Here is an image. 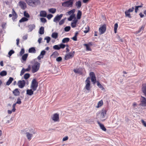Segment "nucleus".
<instances>
[{
  "mask_svg": "<svg viewBox=\"0 0 146 146\" xmlns=\"http://www.w3.org/2000/svg\"><path fill=\"white\" fill-rule=\"evenodd\" d=\"M75 5L78 9H79L82 6L81 1H76L75 3Z\"/></svg>",
  "mask_w": 146,
  "mask_h": 146,
  "instance_id": "24",
  "label": "nucleus"
},
{
  "mask_svg": "<svg viewBox=\"0 0 146 146\" xmlns=\"http://www.w3.org/2000/svg\"><path fill=\"white\" fill-rule=\"evenodd\" d=\"M64 23V19L61 20L59 23V25H62Z\"/></svg>",
  "mask_w": 146,
  "mask_h": 146,
  "instance_id": "62",
  "label": "nucleus"
},
{
  "mask_svg": "<svg viewBox=\"0 0 146 146\" xmlns=\"http://www.w3.org/2000/svg\"><path fill=\"white\" fill-rule=\"evenodd\" d=\"M52 118L54 121H58L59 120V115L57 113L54 114Z\"/></svg>",
  "mask_w": 146,
  "mask_h": 146,
  "instance_id": "18",
  "label": "nucleus"
},
{
  "mask_svg": "<svg viewBox=\"0 0 146 146\" xmlns=\"http://www.w3.org/2000/svg\"><path fill=\"white\" fill-rule=\"evenodd\" d=\"M75 18H76L75 14H72L68 18V20L69 21H71L73 19H74Z\"/></svg>",
  "mask_w": 146,
  "mask_h": 146,
  "instance_id": "30",
  "label": "nucleus"
},
{
  "mask_svg": "<svg viewBox=\"0 0 146 146\" xmlns=\"http://www.w3.org/2000/svg\"><path fill=\"white\" fill-rule=\"evenodd\" d=\"M22 38L24 40H27L28 38V34H26L25 35L23 36Z\"/></svg>",
  "mask_w": 146,
  "mask_h": 146,
  "instance_id": "56",
  "label": "nucleus"
},
{
  "mask_svg": "<svg viewBox=\"0 0 146 146\" xmlns=\"http://www.w3.org/2000/svg\"><path fill=\"white\" fill-rule=\"evenodd\" d=\"M30 76V75L29 73H26L25 74L24 76V78L25 79H27L28 78H29Z\"/></svg>",
  "mask_w": 146,
  "mask_h": 146,
  "instance_id": "42",
  "label": "nucleus"
},
{
  "mask_svg": "<svg viewBox=\"0 0 146 146\" xmlns=\"http://www.w3.org/2000/svg\"><path fill=\"white\" fill-rule=\"evenodd\" d=\"M106 30V26L105 25H104L99 28V31L100 35H102L104 34Z\"/></svg>",
  "mask_w": 146,
  "mask_h": 146,
  "instance_id": "9",
  "label": "nucleus"
},
{
  "mask_svg": "<svg viewBox=\"0 0 146 146\" xmlns=\"http://www.w3.org/2000/svg\"><path fill=\"white\" fill-rule=\"evenodd\" d=\"M143 4L142 3H141V5L138 6H135V12L136 13H137L139 8H141L143 7Z\"/></svg>",
  "mask_w": 146,
  "mask_h": 146,
  "instance_id": "27",
  "label": "nucleus"
},
{
  "mask_svg": "<svg viewBox=\"0 0 146 146\" xmlns=\"http://www.w3.org/2000/svg\"><path fill=\"white\" fill-rule=\"evenodd\" d=\"M39 33L40 34L42 35L44 33V28L43 27H41L40 29Z\"/></svg>",
  "mask_w": 146,
  "mask_h": 146,
  "instance_id": "29",
  "label": "nucleus"
},
{
  "mask_svg": "<svg viewBox=\"0 0 146 146\" xmlns=\"http://www.w3.org/2000/svg\"><path fill=\"white\" fill-rule=\"evenodd\" d=\"M106 110L104 109H103L99 113H98L97 117L102 121H104L106 119Z\"/></svg>",
  "mask_w": 146,
  "mask_h": 146,
  "instance_id": "1",
  "label": "nucleus"
},
{
  "mask_svg": "<svg viewBox=\"0 0 146 146\" xmlns=\"http://www.w3.org/2000/svg\"><path fill=\"white\" fill-rule=\"evenodd\" d=\"M84 69L82 68H79L74 69L73 70L75 73L79 74L81 75L83 74L82 71Z\"/></svg>",
  "mask_w": 146,
  "mask_h": 146,
  "instance_id": "13",
  "label": "nucleus"
},
{
  "mask_svg": "<svg viewBox=\"0 0 146 146\" xmlns=\"http://www.w3.org/2000/svg\"><path fill=\"white\" fill-rule=\"evenodd\" d=\"M82 15V12L80 10H78L76 16L77 19H80L81 18Z\"/></svg>",
  "mask_w": 146,
  "mask_h": 146,
  "instance_id": "26",
  "label": "nucleus"
},
{
  "mask_svg": "<svg viewBox=\"0 0 146 146\" xmlns=\"http://www.w3.org/2000/svg\"><path fill=\"white\" fill-rule=\"evenodd\" d=\"M66 47V52L67 53L69 52L70 51V49H69V47L67 45H66L64 44V48H65Z\"/></svg>",
  "mask_w": 146,
  "mask_h": 146,
  "instance_id": "46",
  "label": "nucleus"
},
{
  "mask_svg": "<svg viewBox=\"0 0 146 146\" xmlns=\"http://www.w3.org/2000/svg\"><path fill=\"white\" fill-rule=\"evenodd\" d=\"M17 104H20L21 103V99L19 98H18L17 99V101L16 103Z\"/></svg>",
  "mask_w": 146,
  "mask_h": 146,
  "instance_id": "55",
  "label": "nucleus"
},
{
  "mask_svg": "<svg viewBox=\"0 0 146 146\" xmlns=\"http://www.w3.org/2000/svg\"><path fill=\"white\" fill-rule=\"evenodd\" d=\"M28 56V54H24L22 56V58L23 60L25 61Z\"/></svg>",
  "mask_w": 146,
  "mask_h": 146,
  "instance_id": "36",
  "label": "nucleus"
},
{
  "mask_svg": "<svg viewBox=\"0 0 146 146\" xmlns=\"http://www.w3.org/2000/svg\"><path fill=\"white\" fill-rule=\"evenodd\" d=\"M29 53H35L36 52V50L34 47H31L29 48Z\"/></svg>",
  "mask_w": 146,
  "mask_h": 146,
  "instance_id": "28",
  "label": "nucleus"
},
{
  "mask_svg": "<svg viewBox=\"0 0 146 146\" xmlns=\"http://www.w3.org/2000/svg\"><path fill=\"white\" fill-rule=\"evenodd\" d=\"M53 15L52 14H48L47 16V17L49 20L50 19L53 17Z\"/></svg>",
  "mask_w": 146,
  "mask_h": 146,
  "instance_id": "58",
  "label": "nucleus"
},
{
  "mask_svg": "<svg viewBox=\"0 0 146 146\" xmlns=\"http://www.w3.org/2000/svg\"><path fill=\"white\" fill-rule=\"evenodd\" d=\"M140 105L143 106H146V99L145 98L141 97Z\"/></svg>",
  "mask_w": 146,
  "mask_h": 146,
  "instance_id": "17",
  "label": "nucleus"
},
{
  "mask_svg": "<svg viewBox=\"0 0 146 146\" xmlns=\"http://www.w3.org/2000/svg\"><path fill=\"white\" fill-rule=\"evenodd\" d=\"M97 123L99 125L100 128L103 131H106V129L105 127L103 124L101 123L100 122L98 121H97Z\"/></svg>",
  "mask_w": 146,
  "mask_h": 146,
  "instance_id": "20",
  "label": "nucleus"
},
{
  "mask_svg": "<svg viewBox=\"0 0 146 146\" xmlns=\"http://www.w3.org/2000/svg\"><path fill=\"white\" fill-rule=\"evenodd\" d=\"M25 72V69L24 68H23L21 71L20 75L22 76L24 73Z\"/></svg>",
  "mask_w": 146,
  "mask_h": 146,
  "instance_id": "54",
  "label": "nucleus"
},
{
  "mask_svg": "<svg viewBox=\"0 0 146 146\" xmlns=\"http://www.w3.org/2000/svg\"><path fill=\"white\" fill-rule=\"evenodd\" d=\"M97 85L98 87L101 88L102 90H103L104 89V87L101 85L98 81L97 82Z\"/></svg>",
  "mask_w": 146,
  "mask_h": 146,
  "instance_id": "38",
  "label": "nucleus"
},
{
  "mask_svg": "<svg viewBox=\"0 0 146 146\" xmlns=\"http://www.w3.org/2000/svg\"><path fill=\"white\" fill-rule=\"evenodd\" d=\"M36 133L35 130L32 129H29V131L26 133V137L29 140H30L33 136V134H35Z\"/></svg>",
  "mask_w": 146,
  "mask_h": 146,
  "instance_id": "3",
  "label": "nucleus"
},
{
  "mask_svg": "<svg viewBox=\"0 0 146 146\" xmlns=\"http://www.w3.org/2000/svg\"><path fill=\"white\" fill-rule=\"evenodd\" d=\"M24 16L26 17V18H29L30 16L28 13L25 11L24 12Z\"/></svg>",
  "mask_w": 146,
  "mask_h": 146,
  "instance_id": "53",
  "label": "nucleus"
},
{
  "mask_svg": "<svg viewBox=\"0 0 146 146\" xmlns=\"http://www.w3.org/2000/svg\"><path fill=\"white\" fill-rule=\"evenodd\" d=\"M13 93L15 96H19L20 94V92L19 91L18 88L15 89L13 91Z\"/></svg>",
  "mask_w": 146,
  "mask_h": 146,
  "instance_id": "19",
  "label": "nucleus"
},
{
  "mask_svg": "<svg viewBox=\"0 0 146 146\" xmlns=\"http://www.w3.org/2000/svg\"><path fill=\"white\" fill-rule=\"evenodd\" d=\"M29 30L30 32L32 31L33 29H34L35 28V25L34 24H30L28 25Z\"/></svg>",
  "mask_w": 146,
  "mask_h": 146,
  "instance_id": "22",
  "label": "nucleus"
},
{
  "mask_svg": "<svg viewBox=\"0 0 146 146\" xmlns=\"http://www.w3.org/2000/svg\"><path fill=\"white\" fill-rule=\"evenodd\" d=\"M70 29V26H67L64 28V31H68Z\"/></svg>",
  "mask_w": 146,
  "mask_h": 146,
  "instance_id": "50",
  "label": "nucleus"
},
{
  "mask_svg": "<svg viewBox=\"0 0 146 146\" xmlns=\"http://www.w3.org/2000/svg\"><path fill=\"white\" fill-rule=\"evenodd\" d=\"M45 52H46L45 51L43 50L41 52L40 55H41L42 56H43L45 54Z\"/></svg>",
  "mask_w": 146,
  "mask_h": 146,
  "instance_id": "61",
  "label": "nucleus"
},
{
  "mask_svg": "<svg viewBox=\"0 0 146 146\" xmlns=\"http://www.w3.org/2000/svg\"><path fill=\"white\" fill-rule=\"evenodd\" d=\"M56 9L54 8H50L48 9V11L51 13H52L54 14L55 13L56 11Z\"/></svg>",
  "mask_w": 146,
  "mask_h": 146,
  "instance_id": "37",
  "label": "nucleus"
},
{
  "mask_svg": "<svg viewBox=\"0 0 146 146\" xmlns=\"http://www.w3.org/2000/svg\"><path fill=\"white\" fill-rule=\"evenodd\" d=\"M74 51L71 52L67 53L65 55L64 59L67 60L72 58L74 57Z\"/></svg>",
  "mask_w": 146,
  "mask_h": 146,
  "instance_id": "6",
  "label": "nucleus"
},
{
  "mask_svg": "<svg viewBox=\"0 0 146 146\" xmlns=\"http://www.w3.org/2000/svg\"><path fill=\"white\" fill-rule=\"evenodd\" d=\"M38 86V83L35 79L32 80L31 86V88L33 91H35Z\"/></svg>",
  "mask_w": 146,
  "mask_h": 146,
  "instance_id": "4",
  "label": "nucleus"
},
{
  "mask_svg": "<svg viewBox=\"0 0 146 146\" xmlns=\"http://www.w3.org/2000/svg\"><path fill=\"white\" fill-rule=\"evenodd\" d=\"M44 40H46L47 43H48L50 40V38L49 36H46L44 39Z\"/></svg>",
  "mask_w": 146,
  "mask_h": 146,
  "instance_id": "47",
  "label": "nucleus"
},
{
  "mask_svg": "<svg viewBox=\"0 0 146 146\" xmlns=\"http://www.w3.org/2000/svg\"><path fill=\"white\" fill-rule=\"evenodd\" d=\"M47 14L46 12L44 11H41L40 12V16L41 17H46V16Z\"/></svg>",
  "mask_w": 146,
  "mask_h": 146,
  "instance_id": "23",
  "label": "nucleus"
},
{
  "mask_svg": "<svg viewBox=\"0 0 146 146\" xmlns=\"http://www.w3.org/2000/svg\"><path fill=\"white\" fill-rule=\"evenodd\" d=\"M25 52V50L24 48H22L20 52V55L22 56Z\"/></svg>",
  "mask_w": 146,
  "mask_h": 146,
  "instance_id": "52",
  "label": "nucleus"
},
{
  "mask_svg": "<svg viewBox=\"0 0 146 146\" xmlns=\"http://www.w3.org/2000/svg\"><path fill=\"white\" fill-rule=\"evenodd\" d=\"M75 9H73L70 11L68 12V14L70 15L71 14H74V13L75 12Z\"/></svg>",
  "mask_w": 146,
  "mask_h": 146,
  "instance_id": "44",
  "label": "nucleus"
},
{
  "mask_svg": "<svg viewBox=\"0 0 146 146\" xmlns=\"http://www.w3.org/2000/svg\"><path fill=\"white\" fill-rule=\"evenodd\" d=\"M90 77H88L87 78L85 82L86 85L85 88L88 91H89L91 88L90 87Z\"/></svg>",
  "mask_w": 146,
  "mask_h": 146,
  "instance_id": "5",
  "label": "nucleus"
},
{
  "mask_svg": "<svg viewBox=\"0 0 146 146\" xmlns=\"http://www.w3.org/2000/svg\"><path fill=\"white\" fill-rule=\"evenodd\" d=\"M62 60V58L60 56L58 57L57 58H56V61L58 62H60Z\"/></svg>",
  "mask_w": 146,
  "mask_h": 146,
  "instance_id": "60",
  "label": "nucleus"
},
{
  "mask_svg": "<svg viewBox=\"0 0 146 146\" xmlns=\"http://www.w3.org/2000/svg\"><path fill=\"white\" fill-rule=\"evenodd\" d=\"M40 64H33L32 66V72L34 73L37 71L40 68Z\"/></svg>",
  "mask_w": 146,
  "mask_h": 146,
  "instance_id": "8",
  "label": "nucleus"
},
{
  "mask_svg": "<svg viewBox=\"0 0 146 146\" xmlns=\"http://www.w3.org/2000/svg\"><path fill=\"white\" fill-rule=\"evenodd\" d=\"M34 91L32 89H28L27 90V94L29 96H32L33 94Z\"/></svg>",
  "mask_w": 146,
  "mask_h": 146,
  "instance_id": "21",
  "label": "nucleus"
},
{
  "mask_svg": "<svg viewBox=\"0 0 146 146\" xmlns=\"http://www.w3.org/2000/svg\"><path fill=\"white\" fill-rule=\"evenodd\" d=\"M144 28H145L144 25L142 26L139 29L137 33H140L141 30H144Z\"/></svg>",
  "mask_w": 146,
  "mask_h": 146,
  "instance_id": "48",
  "label": "nucleus"
},
{
  "mask_svg": "<svg viewBox=\"0 0 146 146\" xmlns=\"http://www.w3.org/2000/svg\"><path fill=\"white\" fill-rule=\"evenodd\" d=\"M28 20V19L25 17H23L19 21V22L22 23L23 22H25L27 21Z\"/></svg>",
  "mask_w": 146,
  "mask_h": 146,
  "instance_id": "33",
  "label": "nucleus"
},
{
  "mask_svg": "<svg viewBox=\"0 0 146 146\" xmlns=\"http://www.w3.org/2000/svg\"><path fill=\"white\" fill-rule=\"evenodd\" d=\"M59 55V54L57 51H55L53 52L52 54V56H53L54 57H55L58 56Z\"/></svg>",
  "mask_w": 146,
  "mask_h": 146,
  "instance_id": "41",
  "label": "nucleus"
},
{
  "mask_svg": "<svg viewBox=\"0 0 146 146\" xmlns=\"http://www.w3.org/2000/svg\"><path fill=\"white\" fill-rule=\"evenodd\" d=\"M134 10V8L133 7H132V8L129 9L128 10V11L130 12H132Z\"/></svg>",
  "mask_w": 146,
  "mask_h": 146,
  "instance_id": "63",
  "label": "nucleus"
},
{
  "mask_svg": "<svg viewBox=\"0 0 146 146\" xmlns=\"http://www.w3.org/2000/svg\"><path fill=\"white\" fill-rule=\"evenodd\" d=\"M84 45L86 46V50L91 51L92 50L90 46L92 45V42H89L88 44H84Z\"/></svg>",
  "mask_w": 146,
  "mask_h": 146,
  "instance_id": "14",
  "label": "nucleus"
},
{
  "mask_svg": "<svg viewBox=\"0 0 146 146\" xmlns=\"http://www.w3.org/2000/svg\"><path fill=\"white\" fill-rule=\"evenodd\" d=\"M51 36L52 38L56 39L58 36V34L56 33H53L52 34Z\"/></svg>",
  "mask_w": 146,
  "mask_h": 146,
  "instance_id": "32",
  "label": "nucleus"
},
{
  "mask_svg": "<svg viewBox=\"0 0 146 146\" xmlns=\"http://www.w3.org/2000/svg\"><path fill=\"white\" fill-rule=\"evenodd\" d=\"M142 91L144 94H146V84H143V85Z\"/></svg>",
  "mask_w": 146,
  "mask_h": 146,
  "instance_id": "31",
  "label": "nucleus"
},
{
  "mask_svg": "<svg viewBox=\"0 0 146 146\" xmlns=\"http://www.w3.org/2000/svg\"><path fill=\"white\" fill-rule=\"evenodd\" d=\"M142 123L143 124V125L145 127H146V122L144 121L142 119L141 120Z\"/></svg>",
  "mask_w": 146,
  "mask_h": 146,
  "instance_id": "64",
  "label": "nucleus"
},
{
  "mask_svg": "<svg viewBox=\"0 0 146 146\" xmlns=\"http://www.w3.org/2000/svg\"><path fill=\"white\" fill-rule=\"evenodd\" d=\"M90 76L91 77L92 82L94 84H95L96 82V80L95 74L93 72H91L90 73Z\"/></svg>",
  "mask_w": 146,
  "mask_h": 146,
  "instance_id": "7",
  "label": "nucleus"
},
{
  "mask_svg": "<svg viewBox=\"0 0 146 146\" xmlns=\"http://www.w3.org/2000/svg\"><path fill=\"white\" fill-rule=\"evenodd\" d=\"M53 72L54 73H56L58 71V68L57 66H56L55 64L54 65V68L53 69Z\"/></svg>",
  "mask_w": 146,
  "mask_h": 146,
  "instance_id": "39",
  "label": "nucleus"
},
{
  "mask_svg": "<svg viewBox=\"0 0 146 146\" xmlns=\"http://www.w3.org/2000/svg\"><path fill=\"white\" fill-rule=\"evenodd\" d=\"M103 104V101L102 100H101L99 102L98 104V105L96 107L98 108L102 106Z\"/></svg>",
  "mask_w": 146,
  "mask_h": 146,
  "instance_id": "34",
  "label": "nucleus"
},
{
  "mask_svg": "<svg viewBox=\"0 0 146 146\" xmlns=\"http://www.w3.org/2000/svg\"><path fill=\"white\" fill-rule=\"evenodd\" d=\"M125 14L126 17H127L130 18H131V17L130 12H129L128 10H127L125 12Z\"/></svg>",
  "mask_w": 146,
  "mask_h": 146,
  "instance_id": "40",
  "label": "nucleus"
},
{
  "mask_svg": "<svg viewBox=\"0 0 146 146\" xmlns=\"http://www.w3.org/2000/svg\"><path fill=\"white\" fill-rule=\"evenodd\" d=\"M118 27V25L117 23H116L114 25V31L115 33H116L117 32V29Z\"/></svg>",
  "mask_w": 146,
  "mask_h": 146,
  "instance_id": "43",
  "label": "nucleus"
},
{
  "mask_svg": "<svg viewBox=\"0 0 146 146\" xmlns=\"http://www.w3.org/2000/svg\"><path fill=\"white\" fill-rule=\"evenodd\" d=\"M41 22L42 23H45L46 22V20L44 18H41L40 19Z\"/></svg>",
  "mask_w": 146,
  "mask_h": 146,
  "instance_id": "49",
  "label": "nucleus"
},
{
  "mask_svg": "<svg viewBox=\"0 0 146 146\" xmlns=\"http://www.w3.org/2000/svg\"><path fill=\"white\" fill-rule=\"evenodd\" d=\"M78 19H76V18H75V19L72 21V23L77 24L78 21Z\"/></svg>",
  "mask_w": 146,
  "mask_h": 146,
  "instance_id": "57",
  "label": "nucleus"
},
{
  "mask_svg": "<svg viewBox=\"0 0 146 146\" xmlns=\"http://www.w3.org/2000/svg\"><path fill=\"white\" fill-rule=\"evenodd\" d=\"M53 48L55 50H59L61 48H64V44H60L58 45H55L53 46Z\"/></svg>",
  "mask_w": 146,
  "mask_h": 146,
  "instance_id": "16",
  "label": "nucleus"
},
{
  "mask_svg": "<svg viewBox=\"0 0 146 146\" xmlns=\"http://www.w3.org/2000/svg\"><path fill=\"white\" fill-rule=\"evenodd\" d=\"M7 75V72L6 71L3 70L0 73V75L2 76H6Z\"/></svg>",
  "mask_w": 146,
  "mask_h": 146,
  "instance_id": "35",
  "label": "nucleus"
},
{
  "mask_svg": "<svg viewBox=\"0 0 146 146\" xmlns=\"http://www.w3.org/2000/svg\"><path fill=\"white\" fill-rule=\"evenodd\" d=\"M63 15V14H60L59 15H58L54 18L53 21L56 23L58 22L61 19Z\"/></svg>",
  "mask_w": 146,
  "mask_h": 146,
  "instance_id": "15",
  "label": "nucleus"
},
{
  "mask_svg": "<svg viewBox=\"0 0 146 146\" xmlns=\"http://www.w3.org/2000/svg\"><path fill=\"white\" fill-rule=\"evenodd\" d=\"M74 0H69L64 2V6L71 7L72 6Z\"/></svg>",
  "mask_w": 146,
  "mask_h": 146,
  "instance_id": "11",
  "label": "nucleus"
},
{
  "mask_svg": "<svg viewBox=\"0 0 146 146\" xmlns=\"http://www.w3.org/2000/svg\"><path fill=\"white\" fill-rule=\"evenodd\" d=\"M19 5L20 7L23 10L25 9L27 7L26 3L23 1H20L19 2Z\"/></svg>",
  "mask_w": 146,
  "mask_h": 146,
  "instance_id": "12",
  "label": "nucleus"
},
{
  "mask_svg": "<svg viewBox=\"0 0 146 146\" xmlns=\"http://www.w3.org/2000/svg\"><path fill=\"white\" fill-rule=\"evenodd\" d=\"M29 131V129H25L21 130V133L23 134H26L27 132H28Z\"/></svg>",
  "mask_w": 146,
  "mask_h": 146,
  "instance_id": "45",
  "label": "nucleus"
},
{
  "mask_svg": "<svg viewBox=\"0 0 146 146\" xmlns=\"http://www.w3.org/2000/svg\"><path fill=\"white\" fill-rule=\"evenodd\" d=\"M26 82L25 80H19L17 82V85L19 88H22L25 86Z\"/></svg>",
  "mask_w": 146,
  "mask_h": 146,
  "instance_id": "10",
  "label": "nucleus"
},
{
  "mask_svg": "<svg viewBox=\"0 0 146 146\" xmlns=\"http://www.w3.org/2000/svg\"><path fill=\"white\" fill-rule=\"evenodd\" d=\"M27 4L32 7H35L40 3L39 0H25Z\"/></svg>",
  "mask_w": 146,
  "mask_h": 146,
  "instance_id": "2",
  "label": "nucleus"
},
{
  "mask_svg": "<svg viewBox=\"0 0 146 146\" xmlns=\"http://www.w3.org/2000/svg\"><path fill=\"white\" fill-rule=\"evenodd\" d=\"M15 52L13 50H11L8 53V54L9 56H11L12 54L14 53Z\"/></svg>",
  "mask_w": 146,
  "mask_h": 146,
  "instance_id": "51",
  "label": "nucleus"
},
{
  "mask_svg": "<svg viewBox=\"0 0 146 146\" xmlns=\"http://www.w3.org/2000/svg\"><path fill=\"white\" fill-rule=\"evenodd\" d=\"M13 80L14 79L13 78L11 77H9V79L6 83V85L9 86L12 83Z\"/></svg>",
  "mask_w": 146,
  "mask_h": 146,
  "instance_id": "25",
  "label": "nucleus"
},
{
  "mask_svg": "<svg viewBox=\"0 0 146 146\" xmlns=\"http://www.w3.org/2000/svg\"><path fill=\"white\" fill-rule=\"evenodd\" d=\"M31 69V66L30 65H29L28 66V68L25 69V72H28Z\"/></svg>",
  "mask_w": 146,
  "mask_h": 146,
  "instance_id": "59",
  "label": "nucleus"
}]
</instances>
